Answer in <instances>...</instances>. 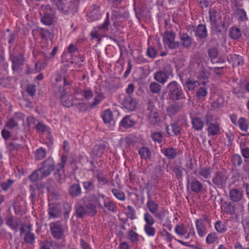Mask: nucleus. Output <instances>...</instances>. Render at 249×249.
I'll return each instance as SVG.
<instances>
[{"label": "nucleus", "instance_id": "nucleus-21", "mask_svg": "<svg viewBox=\"0 0 249 249\" xmlns=\"http://www.w3.org/2000/svg\"><path fill=\"white\" fill-rule=\"evenodd\" d=\"M192 127L196 130H201L204 127V122L202 120L197 117H195L192 118Z\"/></svg>", "mask_w": 249, "mask_h": 249}, {"label": "nucleus", "instance_id": "nucleus-26", "mask_svg": "<svg viewBox=\"0 0 249 249\" xmlns=\"http://www.w3.org/2000/svg\"><path fill=\"white\" fill-rule=\"evenodd\" d=\"M112 19L114 21V25L115 27L119 26V22H122L124 20V17L120 14L117 10L112 11Z\"/></svg>", "mask_w": 249, "mask_h": 249}, {"label": "nucleus", "instance_id": "nucleus-61", "mask_svg": "<svg viewBox=\"0 0 249 249\" xmlns=\"http://www.w3.org/2000/svg\"><path fill=\"white\" fill-rule=\"evenodd\" d=\"M25 241L29 244H32L35 240V235L31 232H28L26 234L24 237Z\"/></svg>", "mask_w": 249, "mask_h": 249}, {"label": "nucleus", "instance_id": "nucleus-36", "mask_svg": "<svg viewBox=\"0 0 249 249\" xmlns=\"http://www.w3.org/2000/svg\"><path fill=\"white\" fill-rule=\"evenodd\" d=\"M40 14L41 16L46 15H54V10L51 8L50 5H43L40 9Z\"/></svg>", "mask_w": 249, "mask_h": 249}, {"label": "nucleus", "instance_id": "nucleus-25", "mask_svg": "<svg viewBox=\"0 0 249 249\" xmlns=\"http://www.w3.org/2000/svg\"><path fill=\"white\" fill-rule=\"evenodd\" d=\"M121 123L124 127L128 128L132 127L134 125L135 121L131 116H127L124 118Z\"/></svg>", "mask_w": 249, "mask_h": 249}, {"label": "nucleus", "instance_id": "nucleus-32", "mask_svg": "<svg viewBox=\"0 0 249 249\" xmlns=\"http://www.w3.org/2000/svg\"><path fill=\"white\" fill-rule=\"evenodd\" d=\"M191 189L193 192L199 193L202 190L203 185L198 180L194 179L191 183Z\"/></svg>", "mask_w": 249, "mask_h": 249}, {"label": "nucleus", "instance_id": "nucleus-63", "mask_svg": "<svg viewBox=\"0 0 249 249\" xmlns=\"http://www.w3.org/2000/svg\"><path fill=\"white\" fill-rule=\"evenodd\" d=\"M76 213L78 217H82L87 213L86 209L84 207L79 206L76 208Z\"/></svg>", "mask_w": 249, "mask_h": 249}, {"label": "nucleus", "instance_id": "nucleus-53", "mask_svg": "<svg viewBox=\"0 0 249 249\" xmlns=\"http://www.w3.org/2000/svg\"><path fill=\"white\" fill-rule=\"evenodd\" d=\"M149 88L150 91L154 93H159L161 89V86L155 82H152Z\"/></svg>", "mask_w": 249, "mask_h": 249}, {"label": "nucleus", "instance_id": "nucleus-62", "mask_svg": "<svg viewBox=\"0 0 249 249\" xmlns=\"http://www.w3.org/2000/svg\"><path fill=\"white\" fill-rule=\"evenodd\" d=\"M109 14H107V19L105 20L104 22L98 26V28L100 30H102L103 31H106L108 30V26L109 25V21L108 19Z\"/></svg>", "mask_w": 249, "mask_h": 249}, {"label": "nucleus", "instance_id": "nucleus-10", "mask_svg": "<svg viewBox=\"0 0 249 249\" xmlns=\"http://www.w3.org/2000/svg\"><path fill=\"white\" fill-rule=\"evenodd\" d=\"M148 110L149 111V113L148 114L149 123L152 125L157 124L159 121V117L156 108L149 104Z\"/></svg>", "mask_w": 249, "mask_h": 249}, {"label": "nucleus", "instance_id": "nucleus-38", "mask_svg": "<svg viewBox=\"0 0 249 249\" xmlns=\"http://www.w3.org/2000/svg\"><path fill=\"white\" fill-rule=\"evenodd\" d=\"M153 225H144V231L148 236L153 237L156 234V229Z\"/></svg>", "mask_w": 249, "mask_h": 249}, {"label": "nucleus", "instance_id": "nucleus-31", "mask_svg": "<svg viewBox=\"0 0 249 249\" xmlns=\"http://www.w3.org/2000/svg\"><path fill=\"white\" fill-rule=\"evenodd\" d=\"M195 34L201 38L205 37L207 35L206 26L204 25H199L196 28Z\"/></svg>", "mask_w": 249, "mask_h": 249}, {"label": "nucleus", "instance_id": "nucleus-12", "mask_svg": "<svg viewBox=\"0 0 249 249\" xmlns=\"http://www.w3.org/2000/svg\"><path fill=\"white\" fill-rule=\"evenodd\" d=\"M197 232L200 237H203L207 233L206 227L201 219H197L195 221Z\"/></svg>", "mask_w": 249, "mask_h": 249}, {"label": "nucleus", "instance_id": "nucleus-11", "mask_svg": "<svg viewBox=\"0 0 249 249\" xmlns=\"http://www.w3.org/2000/svg\"><path fill=\"white\" fill-rule=\"evenodd\" d=\"M122 105L123 107L129 111H133L136 107V100L130 96L125 97L124 99Z\"/></svg>", "mask_w": 249, "mask_h": 249}, {"label": "nucleus", "instance_id": "nucleus-13", "mask_svg": "<svg viewBox=\"0 0 249 249\" xmlns=\"http://www.w3.org/2000/svg\"><path fill=\"white\" fill-rule=\"evenodd\" d=\"M87 15L92 20H96L101 18L102 14L98 6L92 5Z\"/></svg>", "mask_w": 249, "mask_h": 249}, {"label": "nucleus", "instance_id": "nucleus-28", "mask_svg": "<svg viewBox=\"0 0 249 249\" xmlns=\"http://www.w3.org/2000/svg\"><path fill=\"white\" fill-rule=\"evenodd\" d=\"M229 35L232 39H237L241 36L242 34L239 28L233 27L230 29Z\"/></svg>", "mask_w": 249, "mask_h": 249}, {"label": "nucleus", "instance_id": "nucleus-22", "mask_svg": "<svg viewBox=\"0 0 249 249\" xmlns=\"http://www.w3.org/2000/svg\"><path fill=\"white\" fill-rule=\"evenodd\" d=\"M24 59L21 54L15 56L12 58V68L14 71L18 69V67L23 64Z\"/></svg>", "mask_w": 249, "mask_h": 249}, {"label": "nucleus", "instance_id": "nucleus-27", "mask_svg": "<svg viewBox=\"0 0 249 249\" xmlns=\"http://www.w3.org/2000/svg\"><path fill=\"white\" fill-rule=\"evenodd\" d=\"M162 153L168 159H173L177 155L176 150L171 147H168L161 150Z\"/></svg>", "mask_w": 249, "mask_h": 249}, {"label": "nucleus", "instance_id": "nucleus-15", "mask_svg": "<svg viewBox=\"0 0 249 249\" xmlns=\"http://www.w3.org/2000/svg\"><path fill=\"white\" fill-rule=\"evenodd\" d=\"M102 117L105 124L109 125L114 124L113 120V115L110 109H107L104 111L102 114Z\"/></svg>", "mask_w": 249, "mask_h": 249}, {"label": "nucleus", "instance_id": "nucleus-39", "mask_svg": "<svg viewBox=\"0 0 249 249\" xmlns=\"http://www.w3.org/2000/svg\"><path fill=\"white\" fill-rule=\"evenodd\" d=\"M175 232L180 236H185L187 232V229L183 224H178L175 228Z\"/></svg>", "mask_w": 249, "mask_h": 249}, {"label": "nucleus", "instance_id": "nucleus-54", "mask_svg": "<svg viewBox=\"0 0 249 249\" xmlns=\"http://www.w3.org/2000/svg\"><path fill=\"white\" fill-rule=\"evenodd\" d=\"M231 161L235 166H239L242 163V159L239 155L234 154L232 157Z\"/></svg>", "mask_w": 249, "mask_h": 249}, {"label": "nucleus", "instance_id": "nucleus-37", "mask_svg": "<svg viewBox=\"0 0 249 249\" xmlns=\"http://www.w3.org/2000/svg\"><path fill=\"white\" fill-rule=\"evenodd\" d=\"M211 175V171L209 168L203 167L199 169L198 176L201 178H208Z\"/></svg>", "mask_w": 249, "mask_h": 249}, {"label": "nucleus", "instance_id": "nucleus-5", "mask_svg": "<svg viewBox=\"0 0 249 249\" xmlns=\"http://www.w3.org/2000/svg\"><path fill=\"white\" fill-rule=\"evenodd\" d=\"M54 162L53 158H49L44 162L42 167L39 169L42 177L49 176L54 169Z\"/></svg>", "mask_w": 249, "mask_h": 249}, {"label": "nucleus", "instance_id": "nucleus-4", "mask_svg": "<svg viewBox=\"0 0 249 249\" xmlns=\"http://www.w3.org/2000/svg\"><path fill=\"white\" fill-rule=\"evenodd\" d=\"M228 176L225 171L217 172L213 176V183L219 188H222L225 186Z\"/></svg>", "mask_w": 249, "mask_h": 249}, {"label": "nucleus", "instance_id": "nucleus-57", "mask_svg": "<svg viewBox=\"0 0 249 249\" xmlns=\"http://www.w3.org/2000/svg\"><path fill=\"white\" fill-rule=\"evenodd\" d=\"M36 127L37 131H40L42 133L47 132L48 134L50 133L48 127L46 125L42 123H38L36 124Z\"/></svg>", "mask_w": 249, "mask_h": 249}, {"label": "nucleus", "instance_id": "nucleus-40", "mask_svg": "<svg viewBox=\"0 0 249 249\" xmlns=\"http://www.w3.org/2000/svg\"><path fill=\"white\" fill-rule=\"evenodd\" d=\"M170 128L172 130V132H170L169 126L166 127V131L169 135H172L174 134L177 135L180 133V128L178 124H172L170 126Z\"/></svg>", "mask_w": 249, "mask_h": 249}, {"label": "nucleus", "instance_id": "nucleus-14", "mask_svg": "<svg viewBox=\"0 0 249 249\" xmlns=\"http://www.w3.org/2000/svg\"><path fill=\"white\" fill-rule=\"evenodd\" d=\"M227 60L233 67L241 66L244 64L243 57L235 54L230 55L227 57Z\"/></svg>", "mask_w": 249, "mask_h": 249}, {"label": "nucleus", "instance_id": "nucleus-60", "mask_svg": "<svg viewBox=\"0 0 249 249\" xmlns=\"http://www.w3.org/2000/svg\"><path fill=\"white\" fill-rule=\"evenodd\" d=\"M153 140L159 143L161 142L163 140V137L160 132H154L151 135Z\"/></svg>", "mask_w": 249, "mask_h": 249}, {"label": "nucleus", "instance_id": "nucleus-43", "mask_svg": "<svg viewBox=\"0 0 249 249\" xmlns=\"http://www.w3.org/2000/svg\"><path fill=\"white\" fill-rule=\"evenodd\" d=\"M46 156V151L43 148H39L35 152V158L37 160H41Z\"/></svg>", "mask_w": 249, "mask_h": 249}, {"label": "nucleus", "instance_id": "nucleus-44", "mask_svg": "<svg viewBox=\"0 0 249 249\" xmlns=\"http://www.w3.org/2000/svg\"><path fill=\"white\" fill-rule=\"evenodd\" d=\"M205 121L207 125L210 124H213L216 121H217V118L215 117L213 114L210 112H208L205 115L204 118Z\"/></svg>", "mask_w": 249, "mask_h": 249}, {"label": "nucleus", "instance_id": "nucleus-55", "mask_svg": "<svg viewBox=\"0 0 249 249\" xmlns=\"http://www.w3.org/2000/svg\"><path fill=\"white\" fill-rule=\"evenodd\" d=\"M128 236L129 239L133 243L137 242L138 240V234L133 231H128Z\"/></svg>", "mask_w": 249, "mask_h": 249}, {"label": "nucleus", "instance_id": "nucleus-35", "mask_svg": "<svg viewBox=\"0 0 249 249\" xmlns=\"http://www.w3.org/2000/svg\"><path fill=\"white\" fill-rule=\"evenodd\" d=\"M48 214L50 218H55L60 216L61 212L57 208L52 206L50 207Z\"/></svg>", "mask_w": 249, "mask_h": 249}, {"label": "nucleus", "instance_id": "nucleus-2", "mask_svg": "<svg viewBox=\"0 0 249 249\" xmlns=\"http://www.w3.org/2000/svg\"><path fill=\"white\" fill-rule=\"evenodd\" d=\"M167 88L170 99L173 100H178L182 98L183 91L178 83L172 81L167 85Z\"/></svg>", "mask_w": 249, "mask_h": 249}, {"label": "nucleus", "instance_id": "nucleus-7", "mask_svg": "<svg viewBox=\"0 0 249 249\" xmlns=\"http://www.w3.org/2000/svg\"><path fill=\"white\" fill-rule=\"evenodd\" d=\"M95 96L92 102L89 103V107L94 108L97 107L106 98V93L103 91L101 88L94 90Z\"/></svg>", "mask_w": 249, "mask_h": 249}, {"label": "nucleus", "instance_id": "nucleus-52", "mask_svg": "<svg viewBox=\"0 0 249 249\" xmlns=\"http://www.w3.org/2000/svg\"><path fill=\"white\" fill-rule=\"evenodd\" d=\"M143 219L146 222L145 225H154L155 222L153 217L148 213L144 214Z\"/></svg>", "mask_w": 249, "mask_h": 249}, {"label": "nucleus", "instance_id": "nucleus-9", "mask_svg": "<svg viewBox=\"0 0 249 249\" xmlns=\"http://www.w3.org/2000/svg\"><path fill=\"white\" fill-rule=\"evenodd\" d=\"M75 93L77 97L80 98V102H83L84 100L89 101L93 97V93L90 89L82 90L81 89H76Z\"/></svg>", "mask_w": 249, "mask_h": 249}, {"label": "nucleus", "instance_id": "nucleus-6", "mask_svg": "<svg viewBox=\"0 0 249 249\" xmlns=\"http://www.w3.org/2000/svg\"><path fill=\"white\" fill-rule=\"evenodd\" d=\"M51 232L52 235L55 238L62 239L64 235V229L58 223H51L50 224Z\"/></svg>", "mask_w": 249, "mask_h": 249}, {"label": "nucleus", "instance_id": "nucleus-8", "mask_svg": "<svg viewBox=\"0 0 249 249\" xmlns=\"http://www.w3.org/2000/svg\"><path fill=\"white\" fill-rule=\"evenodd\" d=\"M175 34L172 32L165 34L163 36V41L165 46L170 49H175L178 47V43L175 41Z\"/></svg>", "mask_w": 249, "mask_h": 249}, {"label": "nucleus", "instance_id": "nucleus-49", "mask_svg": "<svg viewBox=\"0 0 249 249\" xmlns=\"http://www.w3.org/2000/svg\"><path fill=\"white\" fill-rule=\"evenodd\" d=\"M188 230H187V234L184 236L186 240H188L192 237H194L196 235V232L194 226L192 224L188 225Z\"/></svg>", "mask_w": 249, "mask_h": 249}, {"label": "nucleus", "instance_id": "nucleus-41", "mask_svg": "<svg viewBox=\"0 0 249 249\" xmlns=\"http://www.w3.org/2000/svg\"><path fill=\"white\" fill-rule=\"evenodd\" d=\"M65 165L58 163L56 165V173H55V178L58 180H60L61 177L64 175V168Z\"/></svg>", "mask_w": 249, "mask_h": 249}, {"label": "nucleus", "instance_id": "nucleus-34", "mask_svg": "<svg viewBox=\"0 0 249 249\" xmlns=\"http://www.w3.org/2000/svg\"><path fill=\"white\" fill-rule=\"evenodd\" d=\"M69 193L72 196H79L81 193V188L79 185L75 184L71 186L69 189Z\"/></svg>", "mask_w": 249, "mask_h": 249}, {"label": "nucleus", "instance_id": "nucleus-20", "mask_svg": "<svg viewBox=\"0 0 249 249\" xmlns=\"http://www.w3.org/2000/svg\"><path fill=\"white\" fill-rule=\"evenodd\" d=\"M146 206L149 211L153 214L157 213L158 211V204L149 198L146 202Z\"/></svg>", "mask_w": 249, "mask_h": 249}, {"label": "nucleus", "instance_id": "nucleus-29", "mask_svg": "<svg viewBox=\"0 0 249 249\" xmlns=\"http://www.w3.org/2000/svg\"><path fill=\"white\" fill-rule=\"evenodd\" d=\"M240 149L241 154L245 159H249V147L245 142H241L240 144Z\"/></svg>", "mask_w": 249, "mask_h": 249}, {"label": "nucleus", "instance_id": "nucleus-24", "mask_svg": "<svg viewBox=\"0 0 249 249\" xmlns=\"http://www.w3.org/2000/svg\"><path fill=\"white\" fill-rule=\"evenodd\" d=\"M209 18L211 25L216 26V23L219 19V14L215 10L211 9L209 11Z\"/></svg>", "mask_w": 249, "mask_h": 249}, {"label": "nucleus", "instance_id": "nucleus-16", "mask_svg": "<svg viewBox=\"0 0 249 249\" xmlns=\"http://www.w3.org/2000/svg\"><path fill=\"white\" fill-rule=\"evenodd\" d=\"M169 75L163 71H160L154 74V79L159 83L164 84L168 79Z\"/></svg>", "mask_w": 249, "mask_h": 249}, {"label": "nucleus", "instance_id": "nucleus-23", "mask_svg": "<svg viewBox=\"0 0 249 249\" xmlns=\"http://www.w3.org/2000/svg\"><path fill=\"white\" fill-rule=\"evenodd\" d=\"M95 176L99 185L102 186L106 185L109 182V180L107 178L105 175L102 171L97 170L95 173Z\"/></svg>", "mask_w": 249, "mask_h": 249}, {"label": "nucleus", "instance_id": "nucleus-33", "mask_svg": "<svg viewBox=\"0 0 249 249\" xmlns=\"http://www.w3.org/2000/svg\"><path fill=\"white\" fill-rule=\"evenodd\" d=\"M139 153L142 159H147L151 157V151L147 147H142L139 150Z\"/></svg>", "mask_w": 249, "mask_h": 249}, {"label": "nucleus", "instance_id": "nucleus-58", "mask_svg": "<svg viewBox=\"0 0 249 249\" xmlns=\"http://www.w3.org/2000/svg\"><path fill=\"white\" fill-rule=\"evenodd\" d=\"M217 238V236L216 234L214 232L210 233L208 235L207 238L206 239V241L207 243L209 244H213L214 242Z\"/></svg>", "mask_w": 249, "mask_h": 249}, {"label": "nucleus", "instance_id": "nucleus-51", "mask_svg": "<svg viewBox=\"0 0 249 249\" xmlns=\"http://www.w3.org/2000/svg\"><path fill=\"white\" fill-rule=\"evenodd\" d=\"M86 209L87 213L90 216L94 215L97 212L96 206L91 203L88 204Z\"/></svg>", "mask_w": 249, "mask_h": 249}, {"label": "nucleus", "instance_id": "nucleus-1", "mask_svg": "<svg viewBox=\"0 0 249 249\" xmlns=\"http://www.w3.org/2000/svg\"><path fill=\"white\" fill-rule=\"evenodd\" d=\"M59 92L61 94V102L63 106L67 107L75 106L80 111L86 110L87 106L85 103L80 102V98L77 97L75 93L74 95H65V89L63 87H58Z\"/></svg>", "mask_w": 249, "mask_h": 249}, {"label": "nucleus", "instance_id": "nucleus-45", "mask_svg": "<svg viewBox=\"0 0 249 249\" xmlns=\"http://www.w3.org/2000/svg\"><path fill=\"white\" fill-rule=\"evenodd\" d=\"M208 94L207 87L206 85L202 86L196 93V96L198 98H202L205 97Z\"/></svg>", "mask_w": 249, "mask_h": 249}, {"label": "nucleus", "instance_id": "nucleus-42", "mask_svg": "<svg viewBox=\"0 0 249 249\" xmlns=\"http://www.w3.org/2000/svg\"><path fill=\"white\" fill-rule=\"evenodd\" d=\"M214 227L215 230L220 233H223L227 230L226 224L220 221H218L215 223Z\"/></svg>", "mask_w": 249, "mask_h": 249}, {"label": "nucleus", "instance_id": "nucleus-3", "mask_svg": "<svg viewBox=\"0 0 249 249\" xmlns=\"http://www.w3.org/2000/svg\"><path fill=\"white\" fill-rule=\"evenodd\" d=\"M207 76L204 73H201L197 75V80H188L185 84L186 88L190 90H194L197 86L207 85L208 83Z\"/></svg>", "mask_w": 249, "mask_h": 249}, {"label": "nucleus", "instance_id": "nucleus-59", "mask_svg": "<svg viewBox=\"0 0 249 249\" xmlns=\"http://www.w3.org/2000/svg\"><path fill=\"white\" fill-rule=\"evenodd\" d=\"M43 178V177H41V174L39 171V170L35 171L30 176V179L33 182H35L38 179Z\"/></svg>", "mask_w": 249, "mask_h": 249}, {"label": "nucleus", "instance_id": "nucleus-50", "mask_svg": "<svg viewBox=\"0 0 249 249\" xmlns=\"http://www.w3.org/2000/svg\"><path fill=\"white\" fill-rule=\"evenodd\" d=\"M104 206L108 211L110 212H114L116 211V207L115 205L112 201L108 199H105Z\"/></svg>", "mask_w": 249, "mask_h": 249}, {"label": "nucleus", "instance_id": "nucleus-30", "mask_svg": "<svg viewBox=\"0 0 249 249\" xmlns=\"http://www.w3.org/2000/svg\"><path fill=\"white\" fill-rule=\"evenodd\" d=\"M180 40L181 44L184 47H189L192 43V39L191 37L186 34H183L180 35Z\"/></svg>", "mask_w": 249, "mask_h": 249}, {"label": "nucleus", "instance_id": "nucleus-19", "mask_svg": "<svg viewBox=\"0 0 249 249\" xmlns=\"http://www.w3.org/2000/svg\"><path fill=\"white\" fill-rule=\"evenodd\" d=\"M242 196V192L238 189H232L230 191V197L232 201L238 202L241 199Z\"/></svg>", "mask_w": 249, "mask_h": 249}, {"label": "nucleus", "instance_id": "nucleus-48", "mask_svg": "<svg viewBox=\"0 0 249 249\" xmlns=\"http://www.w3.org/2000/svg\"><path fill=\"white\" fill-rule=\"evenodd\" d=\"M112 192L113 195L119 200L124 201L125 199L124 194L121 190L117 189H113Z\"/></svg>", "mask_w": 249, "mask_h": 249}, {"label": "nucleus", "instance_id": "nucleus-64", "mask_svg": "<svg viewBox=\"0 0 249 249\" xmlns=\"http://www.w3.org/2000/svg\"><path fill=\"white\" fill-rule=\"evenodd\" d=\"M147 54L150 57L154 58L157 56V52L154 48L150 47L147 49Z\"/></svg>", "mask_w": 249, "mask_h": 249}, {"label": "nucleus", "instance_id": "nucleus-17", "mask_svg": "<svg viewBox=\"0 0 249 249\" xmlns=\"http://www.w3.org/2000/svg\"><path fill=\"white\" fill-rule=\"evenodd\" d=\"M182 108V106L178 104L175 103L167 107L166 110L170 116H172L179 112Z\"/></svg>", "mask_w": 249, "mask_h": 249}, {"label": "nucleus", "instance_id": "nucleus-56", "mask_svg": "<svg viewBox=\"0 0 249 249\" xmlns=\"http://www.w3.org/2000/svg\"><path fill=\"white\" fill-rule=\"evenodd\" d=\"M14 181L12 179H9L6 181L1 182L0 184V186L4 191H7L13 184Z\"/></svg>", "mask_w": 249, "mask_h": 249}, {"label": "nucleus", "instance_id": "nucleus-47", "mask_svg": "<svg viewBox=\"0 0 249 249\" xmlns=\"http://www.w3.org/2000/svg\"><path fill=\"white\" fill-rule=\"evenodd\" d=\"M54 17V14L42 16L41 21L45 25H50L52 23Z\"/></svg>", "mask_w": 249, "mask_h": 249}, {"label": "nucleus", "instance_id": "nucleus-18", "mask_svg": "<svg viewBox=\"0 0 249 249\" xmlns=\"http://www.w3.org/2000/svg\"><path fill=\"white\" fill-rule=\"evenodd\" d=\"M209 135L215 136L217 135L220 131V124L217 121L213 124H210L208 125L207 129Z\"/></svg>", "mask_w": 249, "mask_h": 249}, {"label": "nucleus", "instance_id": "nucleus-46", "mask_svg": "<svg viewBox=\"0 0 249 249\" xmlns=\"http://www.w3.org/2000/svg\"><path fill=\"white\" fill-rule=\"evenodd\" d=\"M238 124L240 129L243 131H247L248 129V124L247 120L243 117L239 119Z\"/></svg>", "mask_w": 249, "mask_h": 249}]
</instances>
